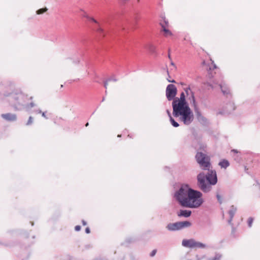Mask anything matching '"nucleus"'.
<instances>
[{
  "label": "nucleus",
  "instance_id": "20e7f679",
  "mask_svg": "<svg viewBox=\"0 0 260 260\" xmlns=\"http://www.w3.org/2000/svg\"><path fill=\"white\" fill-rule=\"evenodd\" d=\"M31 100L32 98L31 96L29 98ZM28 99L27 95L23 94L21 92L18 93H12L11 95L9 102L10 105L15 108H17L18 106L25 105L27 108H31L35 106L33 102H31L29 104L26 103L27 100Z\"/></svg>",
  "mask_w": 260,
  "mask_h": 260
},
{
  "label": "nucleus",
  "instance_id": "412c9836",
  "mask_svg": "<svg viewBox=\"0 0 260 260\" xmlns=\"http://www.w3.org/2000/svg\"><path fill=\"white\" fill-rule=\"evenodd\" d=\"M160 25L161 27H163V26H166V27H169V22L166 20H164L163 22H161Z\"/></svg>",
  "mask_w": 260,
  "mask_h": 260
},
{
  "label": "nucleus",
  "instance_id": "b1692460",
  "mask_svg": "<svg viewBox=\"0 0 260 260\" xmlns=\"http://www.w3.org/2000/svg\"><path fill=\"white\" fill-rule=\"evenodd\" d=\"M156 253V250H153L150 253V256H153L155 255Z\"/></svg>",
  "mask_w": 260,
  "mask_h": 260
},
{
  "label": "nucleus",
  "instance_id": "9b49d317",
  "mask_svg": "<svg viewBox=\"0 0 260 260\" xmlns=\"http://www.w3.org/2000/svg\"><path fill=\"white\" fill-rule=\"evenodd\" d=\"M179 230L188 228L191 225V223L188 221H179Z\"/></svg>",
  "mask_w": 260,
  "mask_h": 260
},
{
  "label": "nucleus",
  "instance_id": "6e6552de",
  "mask_svg": "<svg viewBox=\"0 0 260 260\" xmlns=\"http://www.w3.org/2000/svg\"><path fill=\"white\" fill-rule=\"evenodd\" d=\"M185 93L187 96H189L188 99L190 101V102H192V103L195 104V98L193 92L191 90L189 87H187L184 89Z\"/></svg>",
  "mask_w": 260,
  "mask_h": 260
},
{
  "label": "nucleus",
  "instance_id": "4468645a",
  "mask_svg": "<svg viewBox=\"0 0 260 260\" xmlns=\"http://www.w3.org/2000/svg\"><path fill=\"white\" fill-rule=\"evenodd\" d=\"M219 166L221 168L226 169L230 166V163L228 160L222 159L219 162Z\"/></svg>",
  "mask_w": 260,
  "mask_h": 260
},
{
  "label": "nucleus",
  "instance_id": "7c9ffc66",
  "mask_svg": "<svg viewBox=\"0 0 260 260\" xmlns=\"http://www.w3.org/2000/svg\"><path fill=\"white\" fill-rule=\"evenodd\" d=\"M168 57H169V58L170 59H171V56H170V54H169V55H168Z\"/></svg>",
  "mask_w": 260,
  "mask_h": 260
},
{
  "label": "nucleus",
  "instance_id": "4be33fe9",
  "mask_svg": "<svg viewBox=\"0 0 260 260\" xmlns=\"http://www.w3.org/2000/svg\"><path fill=\"white\" fill-rule=\"evenodd\" d=\"M84 16L86 17L87 18H88L89 20L94 22L95 23L99 24L98 22L95 19H94L93 18L88 17L86 14H85L84 15Z\"/></svg>",
  "mask_w": 260,
  "mask_h": 260
},
{
  "label": "nucleus",
  "instance_id": "72a5a7b5",
  "mask_svg": "<svg viewBox=\"0 0 260 260\" xmlns=\"http://www.w3.org/2000/svg\"><path fill=\"white\" fill-rule=\"evenodd\" d=\"M118 137H121V135H118Z\"/></svg>",
  "mask_w": 260,
  "mask_h": 260
},
{
  "label": "nucleus",
  "instance_id": "c85d7f7f",
  "mask_svg": "<svg viewBox=\"0 0 260 260\" xmlns=\"http://www.w3.org/2000/svg\"><path fill=\"white\" fill-rule=\"evenodd\" d=\"M42 116H43V117H44L45 118H47V117H46V114H45V112H43V113H42Z\"/></svg>",
  "mask_w": 260,
  "mask_h": 260
},
{
  "label": "nucleus",
  "instance_id": "ddd939ff",
  "mask_svg": "<svg viewBox=\"0 0 260 260\" xmlns=\"http://www.w3.org/2000/svg\"><path fill=\"white\" fill-rule=\"evenodd\" d=\"M162 30L164 32V36L166 37H169L172 36V32L169 29V27L163 26L162 27Z\"/></svg>",
  "mask_w": 260,
  "mask_h": 260
},
{
  "label": "nucleus",
  "instance_id": "2f4dec72",
  "mask_svg": "<svg viewBox=\"0 0 260 260\" xmlns=\"http://www.w3.org/2000/svg\"><path fill=\"white\" fill-rule=\"evenodd\" d=\"M88 125V123H87L85 125L86 126H87Z\"/></svg>",
  "mask_w": 260,
  "mask_h": 260
},
{
  "label": "nucleus",
  "instance_id": "bb28decb",
  "mask_svg": "<svg viewBox=\"0 0 260 260\" xmlns=\"http://www.w3.org/2000/svg\"><path fill=\"white\" fill-rule=\"evenodd\" d=\"M85 232L87 234L90 233V230L89 228H86L85 229Z\"/></svg>",
  "mask_w": 260,
  "mask_h": 260
},
{
  "label": "nucleus",
  "instance_id": "2eb2a0df",
  "mask_svg": "<svg viewBox=\"0 0 260 260\" xmlns=\"http://www.w3.org/2000/svg\"><path fill=\"white\" fill-rule=\"evenodd\" d=\"M96 31L103 37H104L106 35L105 30L100 26L99 24L98 25V28L96 29Z\"/></svg>",
  "mask_w": 260,
  "mask_h": 260
},
{
  "label": "nucleus",
  "instance_id": "39448f33",
  "mask_svg": "<svg viewBox=\"0 0 260 260\" xmlns=\"http://www.w3.org/2000/svg\"><path fill=\"white\" fill-rule=\"evenodd\" d=\"M198 163L203 170H209L211 167L210 157L202 152H198L196 155Z\"/></svg>",
  "mask_w": 260,
  "mask_h": 260
},
{
  "label": "nucleus",
  "instance_id": "f8f14e48",
  "mask_svg": "<svg viewBox=\"0 0 260 260\" xmlns=\"http://www.w3.org/2000/svg\"><path fill=\"white\" fill-rule=\"evenodd\" d=\"M220 86L221 91L224 94L228 95L230 93V90L227 85L224 83Z\"/></svg>",
  "mask_w": 260,
  "mask_h": 260
},
{
  "label": "nucleus",
  "instance_id": "7ed1b4c3",
  "mask_svg": "<svg viewBox=\"0 0 260 260\" xmlns=\"http://www.w3.org/2000/svg\"><path fill=\"white\" fill-rule=\"evenodd\" d=\"M206 175V179L209 182L207 183L205 181V176L204 173H201L197 176L198 184L200 189L204 192H207L211 190V185H215L217 182V178L215 171L210 170Z\"/></svg>",
  "mask_w": 260,
  "mask_h": 260
},
{
  "label": "nucleus",
  "instance_id": "f257e3e1",
  "mask_svg": "<svg viewBox=\"0 0 260 260\" xmlns=\"http://www.w3.org/2000/svg\"><path fill=\"white\" fill-rule=\"evenodd\" d=\"M177 91V88L174 85H168L166 91L167 98L169 101L173 100L172 107L174 116L179 117L184 124L189 125L193 120V114L186 101L185 93L182 92L180 98H175Z\"/></svg>",
  "mask_w": 260,
  "mask_h": 260
},
{
  "label": "nucleus",
  "instance_id": "aec40b11",
  "mask_svg": "<svg viewBox=\"0 0 260 260\" xmlns=\"http://www.w3.org/2000/svg\"><path fill=\"white\" fill-rule=\"evenodd\" d=\"M253 218L251 217H250L247 219V223L249 227H251L252 225V223L253 222Z\"/></svg>",
  "mask_w": 260,
  "mask_h": 260
},
{
  "label": "nucleus",
  "instance_id": "f704fd0d",
  "mask_svg": "<svg viewBox=\"0 0 260 260\" xmlns=\"http://www.w3.org/2000/svg\"><path fill=\"white\" fill-rule=\"evenodd\" d=\"M151 47L152 48V49L154 48L153 46H151Z\"/></svg>",
  "mask_w": 260,
  "mask_h": 260
},
{
  "label": "nucleus",
  "instance_id": "423d86ee",
  "mask_svg": "<svg viewBox=\"0 0 260 260\" xmlns=\"http://www.w3.org/2000/svg\"><path fill=\"white\" fill-rule=\"evenodd\" d=\"M182 244L183 246L190 248H204L206 247V245L204 244L199 242H197L193 239L188 240L184 239L182 241Z\"/></svg>",
  "mask_w": 260,
  "mask_h": 260
},
{
  "label": "nucleus",
  "instance_id": "0eeeda50",
  "mask_svg": "<svg viewBox=\"0 0 260 260\" xmlns=\"http://www.w3.org/2000/svg\"><path fill=\"white\" fill-rule=\"evenodd\" d=\"M1 116L3 119L9 121H14L17 119V116L16 114L10 113L2 114Z\"/></svg>",
  "mask_w": 260,
  "mask_h": 260
},
{
  "label": "nucleus",
  "instance_id": "9d476101",
  "mask_svg": "<svg viewBox=\"0 0 260 260\" xmlns=\"http://www.w3.org/2000/svg\"><path fill=\"white\" fill-rule=\"evenodd\" d=\"M191 212L190 210H181L177 213V215L179 217L183 216L185 217H188L190 216Z\"/></svg>",
  "mask_w": 260,
  "mask_h": 260
},
{
  "label": "nucleus",
  "instance_id": "5701e85b",
  "mask_svg": "<svg viewBox=\"0 0 260 260\" xmlns=\"http://www.w3.org/2000/svg\"><path fill=\"white\" fill-rule=\"evenodd\" d=\"M32 122H33V118L32 117L30 116L26 124L30 125V124H32Z\"/></svg>",
  "mask_w": 260,
  "mask_h": 260
},
{
  "label": "nucleus",
  "instance_id": "c756f323",
  "mask_svg": "<svg viewBox=\"0 0 260 260\" xmlns=\"http://www.w3.org/2000/svg\"><path fill=\"white\" fill-rule=\"evenodd\" d=\"M107 85H108V83H107V82H106V83H105V88H107Z\"/></svg>",
  "mask_w": 260,
  "mask_h": 260
},
{
  "label": "nucleus",
  "instance_id": "f3484780",
  "mask_svg": "<svg viewBox=\"0 0 260 260\" xmlns=\"http://www.w3.org/2000/svg\"><path fill=\"white\" fill-rule=\"evenodd\" d=\"M170 120L171 124L173 125V126L176 127L179 126V124L175 121V120L172 117L170 118Z\"/></svg>",
  "mask_w": 260,
  "mask_h": 260
},
{
  "label": "nucleus",
  "instance_id": "393cba45",
  "mask_svg": "<svg viewBox=\"0 0 260 260\" xmlns=\"http://www.w3.org/2000/svg\"><path fill=\"white\" fill-rule=\"evenodd\" d=\"M81 229V227L80 225H76L75 227V230L76 231H79Z\"/></svg>",
  "mask_w": 260,
  "mask_h": 260
},
{
  "label": "nucleus",
  "instance_id": "1a4fd4ad",
  "mask_svg": "<svg viewBox=\"0 0 260 260\" xmlns=\"http://www.w3.org/2000/svg\"><path fill=\"white\" fill-rule=\"evenodd\" d=\"M167 228L170 231H178L179 230V222L168 224Z\"/></svg>",
  "mask_w": 260,
  "mask_h": 260
},
{
  "label": "nucleus",
  "instance_id": "6ab92c4d",
  "mask_svg": "<svg viewBox=\"0 0 260 260\" xmlns=\"http://www.w3.org/2000/svg\"><path fill=\"white\" fill-rule=\"evenodd\" d=\"M216 197L219 203L221 204L223 202L222 197L218 192H217L216 194Z\"/></svg>",
  "mask_w": 260,
  "mask_h": 260
},
{
  "label": "nucleus",
  "instance_id": "473e14b6",
  "mask_svg": "<svg viewBox=\"0 0 260 260\" xmlns=\"http://www.w3.org/2000/svg\"><path fill=\"white\" fill-rule=\"evenodd\" d=\"M63 87V85H60V88H62Z\"/></svg>",
  "mask_w": 260,
  "mask_h": 260
},
{
  "label": "nucleus",
  "instance_id": "a211bd4d",
  "mask_svg": "<svg viewBox=\"0 0 260 260\" xmlns=\"http://www.w3.org/2000/svg\"><path fill=\"white\" fill-rule=\"evenodd\" d=\"M232 209L229 211V213L231 216V217L232 218L236 212V209L234 207V206H232Z\"/></svg>",
  "mask_w": 260,
  "mask_h": 260
},
{
  "label": "nucleus",
  "instance_id": "a878e982",
  "mask_svg": "<svg viewBox=\"0 0 260 260\" xmlns=\"http://www.w3.org/2000/svg\"><path fill=\"white\" fill-rule=\"evenodd\" d=\"M167 114L169 116V118H170L171 117H172V116H171V113H170V111L168 110H167Z\"/></svg>",
  "mask_w": 260,
  "mask_h": 260
},
{
  "label": "nucleus",
  "instance_id": "cd10ccee",
  "mask_svg": "<svg viewBox=\"0 0 260 260\" xmlns=\"http://www.w3.org/2000/svg\"><path fill=\"white\" fill-rule=\"evenodd\" d=\"M82 224H83V225H86V221L85 220H83L82 221Z\"/></svg>",
  "mask_w": 260,
  "mask_h": 260
},
{
  "label": "nucleus",
  "instance_id": "c9c22d12",
  "mask_svg": "<svg viewBox=\"0 0 260 260\" xmlns=\"http://www.w3.org/2000/svg\"><path fill=\"white\" fill-rule=\"evenodd\" d=\"M233 151H235V152H237V151H236V150H233Z\"/></svg>",
  "mask_w": 260,
  "mask_h": 260
},
{
  "label": "nucleus",
  "instance_id": "f03ea898",
  "mask_svg": "<svg viewBox=\"0 0 260 260\" xmlns=\"http://www.w3.org/2000/svg\"><path fill=\"white\" fill-rule=\"evenodd\" d=\"M175 197L182 206L196 208L203 203L202 193L189 188L187 186L182 187L176 193Z\"/></svg>",
  "mask_w": 260,
  "mask_h": 260
},
{
  "label": "nucleus",
  "instance_id": "dca6fc26",
  "mask_svg": "<svg viewBox=\"0 0 260 260\" xmlns=\"http://www.w3.org/2000/svg\"><path fill=\"white\" fill-rule=\"evenodd\" d=\"M47 10L48 9L46 8L40 9L37 11V14L38 15H40L46 12Z\"/></svg>",
  "mask_w": 260,
  "mask_h": 260
}]
</instances>
